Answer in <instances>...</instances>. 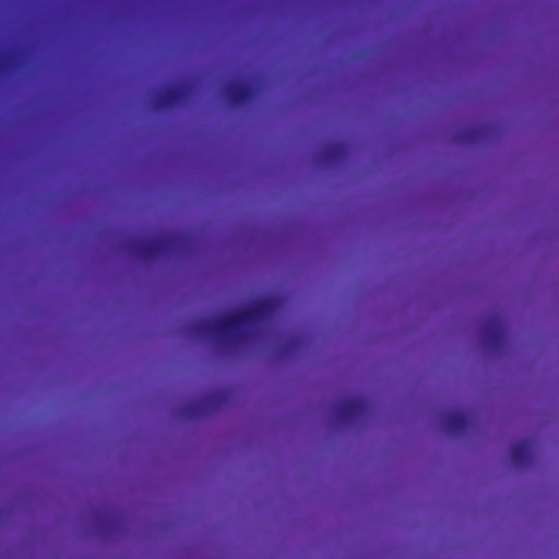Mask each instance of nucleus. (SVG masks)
<instances>
[{"label":"nucleus","mask_w":559,"mask_h":559,"mask_svg":"<svg viewBox=\"0 0 559 559\" xmlns=\"http://www.w3.org/2000/svg\"><path fill=\"white\" fill-rule=\"evenodd\" d=\"M280 309L276 298H263L250 307L226 313L218 319H202L193 323L192 331L202 338L214 340L221 345H234L243 338L242 329L273 319Z\"/></svg>","instance_id":"f257e3e1"},{"label":"nucleus","mask_w":559,"mask_h":559,"mask_svg":"<svg viewBox=\"0 0 559 559\" xmlns=\"http://www.w3.org/2000/svg\"><path fill=\"white\" fill-rule=\"evenodd\" d=\"M175 242L171 236H160L151 240L132 241L130 250L139 259L151 261L173 250Z\"/></svg>","instance_id":"f03ea898"},{"label":"nucleus","mask_w":559,"mask_h":559,"mask_svg":"<svg viewBox=\"0 0 559 559\" xmlns=\"http://www.w3.org/2000/svg\"><path fill=\"white\" fill-rule=\"evenodd\" d=\"M334 411L338 421L342 424H350L366 417L369 406L361 397H350L340 402Z\"/></svg>","instance_id":"7ed1b4c3"},{"label":"nucleus","mask_w":559,"mask_h":559,"mask_svg":"<svg viewBox=\"0 0 559 559\" xmlns=\"http://www.w3.org/2000/svg\"><path fill=\"white\" fill-rule=\"evenodd\" d=\"M484 343L491 349H499L504 344V328L499 314H492L481 324Z\"/></svg>","instance_id":"20e7f679"},{"label":"nucleus","mask_w":559,"mask_h":559,"mask_svg":"<svg viewBox=\"0 0 559 559\" xmlns=\"http://www.w3.org/2000/svg\"><path fill=\"white\" fill-rule=\"evenodd\" d=\"M186 98V90L181 86H174L160 93L155 100L158 109H169L181 104Z\"/></svg>","instance_id":"39448f33"},{"label":"nucleus","mask_w":559,"mask_h":559,"mask_svg":"<svg viewBox=\"0 0 559 559\" xmlns=\"http://www.w3.org/2000/svg\"><path fill=\"white\" fill-rule=\"evenodd\" d=\"M226 94L230 104L235 107L245 105L252 97V87L246 83L234 82L226 87Z\"/></svg>","instance_id":"423d86ee"},{"label":"nucleus","mask_w":559,"mask_h":559,"mask_svg":"<svg viewBox=\"0 0 559 559\" xmlns=\"http://www.w3.org/2000/svg\"><path fill=\"white\" fill-rule=\"evenodd\" d=\"M443 425L451 435L464 433L471 424L469 416L462 412H451L443 417Z\"/></svg>","instance_id":"0eeeda50"},{"label":"nucleus","mask_w":559,"mask_h":559,"mask_svg":"<svg viewBox=\"0 0 559 559\" xmlns=\"http://www.w3.org/2000/svg\"><path fill=\"white\" fill-rule=\"evenodd\" d=\"M533 451L532 440H520L512 444L510 449V457L514 465L525 466L530 463Z\"/></svg>","instance_id":"6e6552de"},{"label":"nucleus","mask_w":559,"mask_h":559,"mask_svg":"<svg viewBox=\"0 0 559 559\" xmlns=\"http://www.w3.org/2000/svg\"><path fill=\"white\" fill-rule=\"evenodd\" d=\"M344 151L345 148L342 144H331L324 152V158L328 162H336L343 156Z\"/></svg>","instance_id":"1a4fd4ad"},{"label":"nucleus","mask_w":559,"mask_h":559,"mask_svg":"<svg viewBox=\"0 0 559 559\" xmlns=\"http://www.w3.org/2000/svg\"><path fill=\"white\" fill-rule=\"evenodd\" d=\"M300 338L299 337H293L290 338L282 348L283 354H289L294 350H296L300 346Z\"/></svg>","instance_id":"9d476101"}]
</instances>
